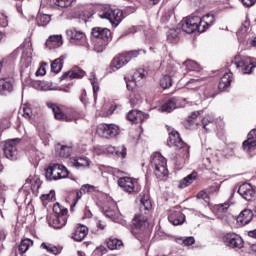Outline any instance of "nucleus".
<instances>
[{
  "label": "nucleus",
  "mask_w": 256,
  "mask_h": 256,
  "mask_svg": "<svg viewBox=\"0 0 256 256\" xmlns=\"http://www.w3.org/2000/svg\"><path fill=\"white\" fill-rule=\"evenodd\" d=\"M151 201L149 199L142 198L140 212L135 215L132 220L134 229L138 231H145L149 227V215H151Z\"/></svg>",
  "instance_id": "nucleus-1"
},
{
  "label": "nucleus",
  "mask_w": 256,
  "mask_h": 256,
  "mask_svg": "<svg viewBox=\"0 0 256 256\" xmlns=\"http://www.w3.org/2000/svg\"><path fill=\"white\" fill-rule=\"evenodd\" d=\"M45 177L48 181L67 179L69 177V170L61 164H51L45 170Z\"/></svg>",
  "instance_id": "nucleus-2"
},
{
  "label": "nucleus",
  "mask_w": 256,
  "mask_h": 256,
  "mask_svg": "<svg viewBox=\"0 0 256 256\" xmlns=\"http://www.w3.org/2000/svg\"><path fill=\"white\" fill-rule=\"evenodd\" d=\"M154 169L155 175L158 178L167 177L169 171L167 170V159L161 155V153L156 152L152 155L151 161Z\"/></svg>",
  "instance_id": "nucleus-3"
},
{
  "label": "nucleus",
  "mask_w": 256,
  "mask_h": 256,
  "mask_svg": "<svg viewBox=\"0 0 256 256\" xmlns=\"http://www.w3.org/2000/svg\"><path fill=\"white\" fill-rule=\"evenodd\" d=\"M118 185L125 193H139L141 191L139 180L133 177L125 176L119 178Z\"/></svg>",
  "instance_id": "nucleus-4"
},
{
  "label": "nucleus",
  "mask_w": 256,
  "mask_h": 256,
  "mask_svg": "<svg viewBox=\"0 0 256 256\" xmlns=\"http://www.w3.org/2000/svg\"><path fill=\"white\" fill-rule=\"evenodd\" d=\"M200 23L201 18L198 16L186 17L182 20V31L189 35H191V33H195V31L201 33Z\"/></svg>",
  "instance_id": "nucleus-5"
},
{
  "label": "nucleus",
  "mask_w": 256,
  "mask_h": 256,
  "mask_svg": "<svg viewBox=\"0 0 256 256\" xmlns=\"http://www.w3.org/2000/svg\"><path fill=\"white\" fill-rule=\"evenodd\" d=\"M101 19H108L112 27H117L121 21H123V12L121 10H113L111 8H105L100 14Z\"/></svg>",
  "instance_id": "nucleus-6"
},
{
  "label": "nucleus",
  "mask_w": 256,
  "mask_h": 256,
  "mask_svg": "<svg viewBox=\"0 0 256 256\" xmlns=\"http://www.w3.org/2000/svg\"><path fill=\"white\" fill-rule=\"evenodd\" d=\"M19 143V139H10L6 140L5 142H2V147L4 151V155L7 159H10V161H15L17 159V144Z\"/></svg>",
  "instance_id": "nucleus-7"
},
{
  "label": "nucleus",
  "mask_w": 256,
  "mask_h": 256,
  "mask_svg": "<svg viewBox=\"0 0 256 256\" xmlns=\"http://www.w3.org/2000/svg\"><path fill=\"white\" fill-rule=\"evenodd\" d=\"M145 79V69L140 68L132 75L125 77L126 87L129 91H133Z\"/></svg>",
  "instance_id": "nucleus-8"
},
{
  "label": "nucleus",
  "mask_w": 256,
  "mask_h": 256,
  "mask_svg": "<svg viewBox=\"0 0 256 256\" xmlns=\"http://www.w3.org/2000/svg\"><path fill=\"white\" fill-rule=\"evenodd\" d=\"M97 133L104 139H111L119 135V126L115 124H102L97 128Z\"/></svg>",
  "instance_id": "nucleus-9"
},
{
  "label": "nucleus",
  "mask_w": 256,
  "mask_h": 256,
  "mask_svg": "<svg viewBox=\"0 0 256 256\" xmlns=\"http://www.w3.org/2000/svg\"><path fill=\"white\" fill-rule=\"evenodd\" d=\"M168 145L170 147H176V149H183L184 155L186 157L189 155V146L181 140V136H179V132L172 131L169 135Z\"/></svg>",
  "instance_id": "nucleus-10"
},
{
  "label": "nucleus",
  "mask_w": 256,
  "mask_h": 256,
  "mask_svg": "<svg viewBox=\"0 0 256 256\" xmlns=\"http://www.w3.org/2000/svg\"><path fill=\"white\" fill-rule=\"evenodd\" d=\"M171 77H181V75L179 74V69H177V67L175 66H168L167 74L160 79V86L163 89H169V87L173 85Z\"/></svg>",
  "instance_id": "nucleus-11"
},
{
  "label": "nucleus",
  "mask_w": 256,
  "mask_h": 256,
  "mask_svg": "<svg viewBox=\"0 0 256 256\" xmlns=\"http://www.w3.org/2000/svg\"><path fill=\"white\" fill-rule=\"evenodd\" d=\"M225 245L232 249H241L243 247V238L235 233H228L223 237Z\"/></svg>",
  "instance_id": "nucleus-12"
},
{
  "label": "nucleus",
  "mask_w": 256,
  "mask_h": 256,
  "mask_svg": "<svg viewBox=\"0 0 256 256\" xmlns=\"http://www.w3.org/2000/svg\"><path fill=\"white\" fill-rule=\"evenodd\" d=\"M242 149L246 153H252L256 149V129L251 130L248 133L247 140L242 144Z\"/></svg>",
  "instance_id": "nucleus-13"
},
{
  "label": "nucleus",
  "mask_w": 256,
  "mask_h": 256,
  "mask_svg": "<svg viewBox=\"0 0 256 256\" xmlns=\"http://www.w3.org/2000/svg\"><path fill=\"white\" fill-rule=\"evenodd\" d=\"M238 193L246 201H251L255 197V189L250 183H244L239 186Z\"/></svg>",
  "instance_id": "nucleus-14"
},
{
  "label": "nucleus",
  "mask_w": 256,
  "mask_h": 256,
  "mask_svg": "<svg viewBox=\"0 0 256 256\" xmlns=\"http://www.w3.org/2000/svg\"><path fill=\"white\" fill-rule=\"evenodd\" d=\"M92 35L100 41H111V30L109 28L95 27L92 29Z\"/></svg>",
  "instance_id": "nucleus-15"
},
{
  "label": "nucleus",
  "mask_w": 256,
  "mask_h": 256,
  "mask_svg": "<svg viewBox=\"0 0 256 256\" xmlns=\"http://www.w3.org/2000/svg\"><path fill=\"white\" fill-rule=\"evenodd\" d=\"M88 234L89 228H87L85 225L78 224L72 233V239H74V241L81 242L87 237Z\"/></svg>",
  "instance_id": "nucleus-16"
},
{
  "label": "nucleus",
  "mask_w": 256,
  "mask_h": 256,
  "mask_svg": "<svg viewBox=\"0 0 256 256\" xmlns=\"http://www.w3.org/2000/svg\"><path fill=\"white\" fill-rule=\"evenodd\" d=\"M238 225L242 227L249 225L253 221V211L251 209H244L236 218Z\"/></svg>",
  "instance_id": "nucleus-17"
},
{
  "label": "nucleus",
  "mask_w": 256,
  "mask_h": 256,
  "mask_svg": "<svg viewBox=\"0 0 256 256\" xmlns=\"http://www.w3.org/2000/svg\"><path fill=\"white\" fill-rule=\"evenodd\" d=\"M46 47L48 49H59L63 45V36L61 35H52L46 40Z\"/></svg>",
  "instance_id": "nucleus-18"
},
{
  "label": "nucleus",
  "mask_w": 256,
  "mask_h": 256,
  "mask_svg": "<svg viewBox=\"0 0 256 256\" xmlns=\"http://www.w3.org/2000/svg\"><path fill=\"white\" fill-rule=\"evenodd\" d=\"M127 59L125 58L124 54H121L119 56H116L110 65V72L111 71H119L121 67L127 65Z\"/></svg>",
  "instance_id": "nucleus-19"
},
{
  "label": "nucleus",
  "mask_w": 256,
  "mask_h": 256,
  "mask_svg": "<svg viewBox=\"0 0 256 256\" xmlns=\"http://www.w3.org/2000/svg\"><path fill=\"white\" fill-rule=\"evenodd\" d=\"M215 23V16L211 14L205 15L203 18H200V33H205L211 25Z\"/></svg>",
  "instance_id": "nucleus-20"
},
{
  "label": "nucleus",
  "mask_w": 256,
  "mask_h": 256,
  "mask_svg": "<svg viewBox=\"0 0 256 256\" xmlns=\"http://www.w3.org/2000/svg\"><path fill=\"white\" fill-rule=\"evenodd\" d=\"M128 121H131L132 123H141L145 121L147 116L141 111L138 110H132L127 115Z\"/></svg>",
  "instance_id": "nucleus-21"
},
{
  "label": "nucleus",
  "mask_w": 256,
  "mask_h": 256,
  "mask_svg": "<svg viewBox=\"0 0 256 256\" xmlns=\"http://www.w3.org/2000/svg\"><path fill=\"white\" fill-rule=\"evenodd\" d=\"M168 219L172 225H183L185 223V215L179 211H172Z\"/></svg>",
  "instance_id": "nucleus-22"
},
{
  "label": "nucleus",
  "mask_w": 256,
  "mask_h": 256,
  "mask_svg": "<svg viewBox=\"0 0 256 256\" xmlns=\"http://www.w3.org/2000/svg\"><path fill=\"white\" fill-rule=\"evenodd\" d=\"M13 91V81L9 78L0 79V94L11 93Z\"/></svg>",
  "instance_id": "nucleus-23"
},
{
  "label": "nucleus",
  "mask_w": 256,
  "mask_h": 256,
  "mask_svg": "<svg viewBox=\"0 0 256 256\" xmlns=\"http://www.w3.org/2000/svg\"><path fill=\"white\" fill-rule=\"evenodd\" d=\"M105 215L112 221H117L121 214L119 213V208H117V204L112 203L109 208L105 209Z\"/></svg>",
  "instance_id": "nucleus-24"
},
{
  "label": "nucleus",
  "mask_w": 256,
  "mask_h": 256,
  "mask_svg": "<svg viewBox=\"0 0 256 256\" xmlns=\"http://www.w3.org/2000/svg\"><path fill=\"white\" fill-rule=\"evenodd\" d=\"M67 34L70 35L72 41H75V43H78L80 45H83V43H85V33L74 29L69 30Z\"/></svg>",
  "instance_id": "nucleus-25"
},
{
  "label": "nucleus",
  "mask_w": 256,
  "mask_h": 256,
  "mask_svg": "<svg viewBox=\"0 0 256 256\" xmlns=\"http://www.w3.org/2000/svg\"><path fill=\"white\" fill-rule=\"evenodd\" d=\"M64 79H83L85 77V71L79 69V68H73L72 70L64 73L63 75Z\"/></svg>",
  "instance_id": "nucleus-26"
},
{
  "label": "nucleus",
  "mask_w": 256,
  "mask_h": 256,
  "mask_svg": "<svg viewBox=\"0 0 256 256\" xmlns=\"http://www.w3.org/2000/svg\"><path fill=\"white\" fill-rule=\"evenodd\" d=\"M105 151L111 154L115 153V155H117V157H121V159H125V157H127V148L125 146H121L120 150H117L115 146L109 145L105 147Z\"/></svg>",
  "instance_id": "nucleus-27"
},
{
  "label": "nucleus",
  "mask_w": 256,
  "mask_h": 256,
  "mask_svg": "<svg viewBox=\"0 0 256 256\" xmlns=\"http://www.w3.org/2000/svg\"><path fill=\"white\" fill-rule=\"evenodd\" d=\"M70 161L73 167H76V169H79L81 167H89L91 165V161L85 157H73L70 159Z\"/></svg>",
  "instance_id": "nucleus-28"
},
{
  "label": "nucleus",
  "mask_w": 256,
  "mask_h": 256,
  "mask_svg": "<svg viewBox=\"0 0 256 256\" xmlns=\"http://www.w3.org/2000/svg\"><path fill=\"white\" fill-rule=\"evenodd\" d=\"M52 111L54 113L55 119L58 121H73V117L67 116L61 111V108L55 105H52Z\"/></svg>",
  "instance_id": "nucleus-29"
},
{
  "label": "nucleus",
  "mask_w": 256,
  "mask_h": 256,
  "mask_svg": "<svg viewBox=\"0 0 256 256\" xmlns=\"http://www.w3.org/2000/svg\"><path fill=\"white\" fill-rule=\"evenodd\" d=\"M233 74L231 72H228L223 75V77L220 79L219 82V89L221 91H224V89H227L231 85Z\"/></svg>",
  "instance_id": "nucleus-30"
},
{
  "label": "nucleus",
  "mask_w": 256,
  "mask_h": 256,
  "mask_svg": "<svg viewBox=\"0 0 256 256\" xmlns=\"http://www.w3.org/2000/svg\"><path fill=\"white\" fill-rule=\"evenodd\" d=\"M66 224H67V217L65 216H55L51 222V226L54 229H61L65 227Z\"/></svg>",
  "instance_id": "nucleus-31"
},
{
  "label": "nucleus",
  "mask_w": 256,
  "mask_h": 256,
  "mask_svg": "<svg viewBox=\"0 0 256 256\" xmlns=\"http://www.w3.org/2000/svg\"><path fill=\"white\" fill-rule=\"evenodd\" d=\"M250 27L251 22L249 20H246L237 31L238 39H245V37H247V33H249Z\"/></svg>",
  "instance_id": "nucleus-32"
},
{
  "label": "nucleus",
  "mask_w": 256,
  "mask_h": 256,
  "mask_svg": "<svg viewBox=\"0 0 256 256\" xmlns=\"http://www.w3.org/2000/svg\"><path fill=\"white\" fill-rule=\"evenodd\" d=\"M65 61V56H60L59 58L55 59L51 63V71L53 73H60L61 69H63V62Z\"/></svg>",
  "instance_id": "nucleus-33"
},
{
  "label": "nucleus",
  "mask_w": 256,
  "mask_h": 256,
  "mask_svg": "<svg viewBox=\"0 0 256 256\" xmlns=\"http://www.w3.org/2000/svg\"><path fill=\"white\" fill-rule=\"evenodd\" d=\"M232 63L235 64L237 69H239V67H245V65L251 63V58H248L247 56L237 55L235 56Z\"/></svg>",
  "instance_id": "nucleus-34"
},
{
  "label": "nucleus",
  "mask_w": 256,
  "mask_h": 256,
  "mask_svg": "<svg viewBox=\"0 0 256 256\" xmlns=\"http://www.w3.org/2000/svg\"><path fill=\"white\" fill-rule=\"evenodd\" d=\"M195 179H197V175L193 173L189 174L188 176L179 181V189H185V187H189V185H191V183H193Z\"/></svg>",
  "instance_id": "nucleus-35"
},
{
  "label": "nucleus",
  "mask_w": 256,
  "mask_h": 256,
  "mask_svg": "<svg viewBox=\"0 0 256 256\" xmlns=\"http://www.w3.org/2000/svg\"><path fill=\"white\" fill-rule=\"evenodd\" d=\"M71 155V147L69 146H60L56 150V157L59 159H67Z\"/></svg>",
  "instance_id": "nucleus-36"
},
{
  "label": "nucleus",
  "mask_w": 256,
  "mask_h": 256,
  "mask_svg": "<svg viewBox=\"0 0 256 256\" xmlns=\"http://www.w3.org/2000/svg\"><path fill=\"white\" fill-rule=\"evenodd\" d=\"M202 125H203V129H205V131H210L211 127H213V125H215V118H213L212 115H207L202 119Z\"/></svg>",
  "instance_id": "nucleus-37"
},
{
  "label": "nucleus",
  "mask_w": 256,
  "mask_h": 256,
  "mask_svg": "<svg viewBox=\"0 0 256 256\" xmlns=\"http://www.w3.org/2000/svg\"><path fill=\"white\" fill-rule=\"evenodd\" d=\"M173 109H177V104L173 100H170L167 103L163 104L159 108V111H161V113H171Z\"/></svg>",
  "instance_id": "nucleus-38"
},
{
  "label": "nucleus",
  "mask_w": 256,
  "mask_h": 256,
  "mask_svg": "<svg viewBox=\"0 0 256 256\" xmlns=\"http://www.w3.org/2000/svg\"><path fill=\"white\" fill-rule=\"evenodd\" d=\"M41 248L48 251V253H52V255H59L61 253V248L53 244L42 243Z\"/></svg>",
  "instance_id": "nucleus-39"
},
{
  "label": "nucleus",
  "mask_w": 256,
  "mask_h": 256,
  "mask_svg": "<svg viewBox=\"0 0 256 256\" xmlns=\"http://www.w3.org/2000/svg\"><path fill=\"white\" fill-rule=\"evenodd\" d=\"M107 245L113 251L115 249H121V247H123V241L117 238H109Z\"/></svg>",
  "instance_id": "nucleus-40"
},
{
  "label": "nucleus",
  "mask_w": 256,
  "mask_h": 256,
  "mask_svg": "<svg viewBox=\"0 0 256 256\" xmlns=\"http://www.w3.org/2000/svg\"><path fill=\"white\" fill-rule=\"evenodd\" d=\"M29 247H33V240L29 238L22 240L21 244L19 245L20 253H27V251H29Z\"/></svg>",
  "instance_id": "nucleus-41"
},
{
  "label": "nucleus",
  "mask_w": 256,
  "mask_h": 256,
  "mask_svg": "<svg viewBox=\"0 0 256 256\" xmlns=\"http://www.w3.org/2000/svg\"><path fill=\"white\" fill-rule=\"evenodd\" d=\"M34 87L38 91H51V84L47 81H37L34 83Z\"/></svg>",
  "instance_id": "nucleus-42"
},
{
  "label": "nucleus",
  "mask_w": 256,
  "mask_h": 256,
  "mask_svg": "<svg viewBox=\"0 0 256 256\" xmlns=\"http://www.w3.org/2000/svg\"><path fill=\"white\" fill-rule=\"evenodd\" d=\"M53 211L56 213V215H58V217H65V215L69 213V210H67V208L63 207L59 203L54 204Z\"/></svg>",
  "instance_id": "nucleus-43"
},
{
  "label": "nucleus",
  "mask_w": 256,
  "mask_h": 256,
  "mask_svg": "<svg viewBox=\"0 0 256 256\" xmlns=\"http://www.w3.org/2000/svg\"><path fill=\"white\" fill-rule=\"evenodd\" d=\"M110 40H98L94 45V50L97 53H103L104 49H107V45H109Z\"/></svg>",
  "instance_id": "nucleus-44"
},
{
  "label": "nucleus",
  "mask_w": 256,
  "mask_h": 256,
  "mask_svg": "<svg viewBox=\"0 0 256 256\" xmlns=\"http://www.w3.org/2000/svg\"><path fill=\"white\" fill-rule=\"evenodd\" d=\"M50 21H51V16L47 14L38 15V25L45 27V25H49Z\"/></svg>",
  "instance_id": "nucleus-45"
},
{
  "label": "nucleus",
  "mask_w": 256,
  "mask_h": 256,
  "mask_svg": "<svg viewBox=\"0 0 256 256\" xmlns=\"http://www.w3.org/2000/svg\"><path fill=\"white\" fill-rule=\"evenodd\" d=\"M199 117V112H193L187 119L185 124L186 129H191L195 125V119Z\"/></svg>",
  "instance_id": "nucleus-46"
},
{
  "label": "nucleus",
  "mask_w": 256,
  "mask_h": 256,
  "mask_svg": "<svg viewBox=\"0 0 256 256\" xmlns=\"http://www.w3.org/2000/svg\"><path fill=\"white\" fill-rule=\"evenodd\" d=\"M184 66L188 71H199V64L193 60H187Z\"/></svg>",
  "instance_id": "nucleus-47"
},
{
  "label": "nucleus",
  "mask_w": 256,
  "mask_h": 256,
  "mask_svg": "<svg viewBox=\"0 0 256 256\" xmlns=\"http://www.w3.org/2000/svg\"><path fill=\"white\" fill-rule=\"evenodd\" d=\"M177 37H179V29L172 28L167 31L168 41L173 42V41H175V39H177Z\"/></svg>",
  "instance_id": "nucleus-48"
},
{
  "label": "nucleus",
  "mask_w": 256,
  "mask_h": 256,
  "mask_svg": "<svg viewBox=\"0 0 256 256\" xmlns=\"http://www.w3.org/2000/svg\"><path fill=\"white\" fill-rule=\"evenodd\" d=\"M42 203L46 205L49 201H55V191H50L49 194H44L41 196Z\"/></svg>",
  "instance_id": "nucleus-49"
},
{
  "label": "nucleus",
  "mask_w": 256,
  "mask_h": 256,
  "mask_svg": "<svg viewBox=\"0 0 256 256\" xmlns=\"http://www.w3.org/2000/svg\"><path fill=\"white\" fill-rule=\"evenodd\" d=\"M53 3L56 7H69L73 3V0H53Z\"/></svg>",
  "instance_id": "nucleus-50"
},
{
  "label": "nucleus",
  "mask_w": 256,
  "mask_h": 256,
  "mask_svg": "<svg viewBox=\"0 0 256 256\" xmlns=\"http://www.w3.org/2000/svg\"><path fill=\"white\" fill-rule=\"evenodd\" d=\"M254 67H256V62H251L250 60V63L244 65V67L242 68V73L244 75H249V73H253Z\"/></svg>",
  "instance_id": "nucleus-51"
},
{
  "label": "nucleus",
  "mask_w": 256,
  "mask_h": 256,
  "mask_svg": "<svg viewBox=\"0 0 256 256\" xmlns=\"http://www.w3.org/2000/svg\"><path fill=\"white\" fill-rule=\"evenodd\" d=\"M140 51L141 50H132V51L124 53L123 55H124L127 63H129V61H131V59H135V57H139Z\"/></svg>",
  "instance_id": "nucleus-52"
},
{
  "label": "nucleus",
  "mask_w": 256,
  "mask_h": 256,
  "mask_svg": "<svg viewBox=\"0 0 256 256\" xmlns=\"http://www.w3.org/2000/svg\"><path fill=\"white\" fill-rule=\"evenodd\" d=\"M80 191L82 193H93L97 191V186L90 185V184H84L81 186Z\"/></svg>",
  "instance_id": "nucleus-53"
},
{
  "label": "nucleus",
  "mask_w": 256,
  "mask_h": 256,
  "mask_svg": "<svg viewBox=\"0 0 256 256\" xmlns=\"http://www.w3.org/2000/svg\"><path fill=\"white\" fill-rule=\"evenodd\" d=\"M196 197L197 199H202L203 201H205V203L209 205V194H207L205 190L200 191Z\"/></svg>",
  "instance_id": "nucleus-54"
},
{
  "label": "nucleus",
  "mask_w": 256,
  "mask_h": 256,
  "mask_svg": "<svg viewBox=\"0 0 256 256\" xmlns=\"http://www.w3.org/2000/svg\"><path fill=\"white\" fill-rule=\"evenodd\" d=\"M32 115H33V111H31V108L27 105H24L23 117H25V119H31Z\"/></svg>",
  "instance_id": "nucleus-55"
},
{
  "label": "nucleus",
  "mask_w": 256,
  "mask_h": 256,
  "mask_svg": "<svg viewBox=\"0 0 256 256\" xmlns=\"http://www.w3.org/2000/svg\"><path fill=\"white\" fill-rule=\"evenodd\" d=\"M106 111L102 114L103 117H111L113 113H115V109H117V106L115 105H110L109 108H105Z\"/></svg>",
  "instance_id": "nucleus-56"
},
{
  "label": "nucleus",
  "mask_w": 256,
  "mask_h": 256,
  "mask_svg": "<svg viewBox=\"0 0 256 256\" xmlns=\"http://www.w3.org/2000/svg\"><path fill=\"white\" fill-rule=\"evenodd\" d=\"M91 85L93 86L94 95L99 91V84H97V81H95V73L91 74L90 77Z\"/></svg>",
  "instance_id": "nucleus-57"
},
{
  "label": "nucleus",
  "mask_w": 256,
  "mask_h": 256,
  "mask_svg": "<svg viewBox=\"0 0 256 256\" xmlns=\"http://www.w3.org/2000/svg\"><path fill=\"white\" fill-rule=\"evenodd\" d=\"M47 67V63L43 62L39 69L36 71L35 75L39 77V75L43 76L45 73H47V70L45 69Z\"/></svg>",
  "instance_id": "nucleus-58"
},
{
  "label": "nucleus",
  "mask_w": 256,
  "mask_h": 256,
  "mask_svg": "<svg viewBox=\"0 0 256 256\" xmlns=\"http://www.w3.org/2000/svg\"><path fill=\"white\" fill-rule=\"evenodd\" d=\"M130 103H132V105H139V103H141V95L133 94L130 98Z\"/></svg>",
  "instance_id": "nucleus-59"
},
{
  "label": "nucleus",
  "mask_w": 256,
  "mask_h": 256,
  "mask_svg": "<svg viewBox=\"0 0 256 256\" xmlns=\"http://www.w3.org/2000/svg\"><path fill=\"white\" fill-rule=\"evenodd\" d=\"M94 253L95 255L103 256L105 253H107V248H105V246H100L95 249Z\"/></svg>",
  "instance_id": "nucleus-60"
},
{
  "label": "nucleus",
  "mask_w": 256,
  "mask_h": 256,
  "mask_svg": "<svg viewBox=\"0 0 256 256\" xmlns=\"http://www.w3.org/2000/svg\"><path fill=\"white\" fill-rule=\"evenodd\" d=\"M26 185H30L31 189L35 191V189H39V185H37L36 181H33V179L28 178L26 180Z\"/></svg>",
  "instance_id": "nucleus-61"
},
{
  "label": "nucleus",
  "mask_w": 256,
  "mask_h": 256,
  "mask_svg": "<svg viewBox=\"0 0 256 256\" xmlns=\"http://www.w3.org/2000/svg\"><path fill=\"white\" fill-rule=\"evenodd\" d=\"M229 207H231L229 202H225L218 206V211H220V213H225V211H227V209H229Z\"/></svg>",
  "instance_id": "nucleus-62"
},
{
  "label": "nucleus",
  "mask_w": 256,
  "mask_h": 256,
  "mask_svg": "<svg viewBox=\"0 0 256 256\" xmlns=\"http://www.w3.org/2000/svg\"><path fill=\"white\" fill-rule=\"evenodd\" d=\"M183 245L186 247H189V245H193L195 243V238L193 237H188L182 241Z\"/></svg>",
  "instance_id": "nucleus-63"
},
{
  "label": "nucleus",
  "mask_w": 256,
  "mask_h": 256,
  "mask_svg": "<svg viewBox=\"0 0 256 256\" xmlns=\"http://www.w3.org/2000/svg\"><path fill=\"white\" fill-rule=\"evenodd\" d=\"M175 13V10L171 9L168 12H165V15L162 17L164 22L169 21V18Z\"/></svg>",
  "instance_id": "nucleus-64"
}]
</instances>
